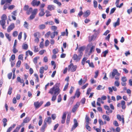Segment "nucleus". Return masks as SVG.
I'll return each instance as SVG.
<instances>
[{
    "mask_svg": "<svg viewBox=\"0 0 132 132\" xmlns=\"http://www.w3.org/2000/svg\"><path fill=\"white\" fill-rule=\"evenodd\" d=\"M60 84L57 83L50 89L48 93L53 95L51 100L54 102L56 99L57 96L60 93V90L59 88Z\"/></svg>",
    "mask_w": 132,
    "mask_h": 132,
    "instance_id": "obj_1",
    "label": "nucleus"
},
{
    "mask_svg": "<svg viewBox=\"0 0 132 132\" xmlns=\"http://www.w3.org/2000/svg\"><path fill=\"white\" fill-rule=\"evenodd\" d=\"M120 75V74L118 72L117 70L116 69H114L113 70L112 73H110V76L112 77L111 78H113L116 75L119 76Z\"/></svg>",
    "mask_w": 132,
    "mask_h": 132,
    "instance_id": "obj_2",
    "label": "nucleus"
},
{
    "mask_svg": "<svg viewBox=\"0 0 132 132\" xmlns=\"http://www.w3.org/2000/svg\"><path fill=\"white\" fill-rule=\"evenodd\" d=\"M77 67L76 65H73V63H71L68 67V70H71L72 72L75 71L76 70Z\"/></svg>",
    "mask_w": 132,
    "mask_h": 132,
    "instance_id": "obj_3",
    "label": "nucleus"
},
{
    "mask_svg": "<svg viewBox=\"0 0 132 132\" xmlns=\"http://www.w3.org/2000/svg\"><path fill=\"white\" fill-rule=\"evenodd\" d=\"M43 101H41L40 103L38 101L35 102H34V105L36 108H39L43 104Z\"/></svg>",
    "mask_w": 132,
    "mask_h": 132,
    "instance_id": "obj_4",
    "label": "nucleus"
},
{
    "mask_svg": "<svg viewBox=\"0 0 132 132\" xmlns=\"http://www.w3.org/2000/svg\"><path fill=\"white\" fill-rule=\"evenodd\" d=\"M40 1H37V0H33L31 3V4L33 6H38L40 4Z\"/></svg>",
    "mask_w": 132,
    "mask_h": 132,
    "instance_id": "obj_5",
    "label": "nucleus"
},
{
    "mask_svg": "<svg viewBox=\"0 0 132 132\" xmlns=\"http://www.w3.org/2000/svg\"><path fill=\"white\" fill-rule=\"evenodd\" d=\"M73 121L74 123L71 128V131H72L73 129H75L78 126V123L77 122V121L76 119H74Z\"/></svg>",
    "mask_w": 132,
    "mask_h": 132,
    "instance_id": "obj_6",
    "label": "nucleus"
},
{
    "mask_svg": "<svg viewBox=\"0 0 132 132\" xmlns=\"http://www.w3.org/2000/svg\"><path fill=\"white\" fill-rule=\"evenodd\" d=\"M15 28V26L14 23H11L8 27L7 29V31L8 32H10L11 30Z\"/></svg>",
    "mask_w": 132,
    "mask_h": 132,
    "instance_id": "obj_7",
    "label": "nucleus"
},
{
    "mask_svg": "<svg viewBox=\"0 0 132 132\" xmlns=\"http://www.w3.org/2000/svg\"><path fill=\"white\" fill-rule=\"evenodd\" d=\"M51 122V118L50 117H46L44 121V123H47L48 124H50Z\"/></svg>",
    "mask_w": 132,
    "mask_h": 132,
    "instance_id": "obj_8",
    "label": "nucleus"
},
{
    "mask_svg": "<svg viewBox=\"0 0 132 132\" xmlns=\"http://www.w3.org/2000/svg\"><path fill=\"white\" fill-rule=\"evenodd\" d=\"M72 58L74 60L78 61L80 60L81 59V57L79 56H78L76 54H75L72 57Z\"/></svg>",
    "mask_w": 132,
    "mask_h": 132,
    "instance_id": "obj_9",
    "label": "nucleus"
},
{
    "mask_svg": "<svg viewBox=\"0 0 132 132\" xmlns=\"http://www.w3.org/2000/svg\"><path fill=\"white\" fill-rule=\"evenodd\" d=\"M80 105V103L79 102H78L77 103L72 109V110L73 112H74L76 111L77 108L79 107Z\"/></svg>",
    "mask_w": 132,
    "mask_h": 132,
    "instance_id": "obj_10",
    "label": "nucleus"
},
{
    "mask_svg": "<svg viewBox=\"0 0 132 132\" xmlns=\"http://www.w3.org/2000/svg\"><path fill=\"white\" fill-rule=\"evenodd\" d=\"M66 112H64L63 113L62 117V120H61V123H64L65 122V120L66 118Z\"/></svg>",
    "mask_w": 132,
    "mask_h": 132,
    "instance_id": "obj_11",
    "label": "nucleus"
},
{
    "mask_svg": "<svg viewBox=\"0 0 132 132\" xmlns=\"http://www.w3.org/2000/svg\"><path fill=\"white\" fill-rule=\"evenodd\" d=\"M55 7L54 5H48L47 8L48 10L51 11L54 10Z\"/></svg>",
    "mask_w": 132,
    "mask_h": 132,
    "instance_id": "obj_12",
    "label": "nucleus"
},
{
    "mask_svg": "<svg viewBox=\"0 0 132 132\" xmlns=\"http://www.w3.org/2000/svg\"><path fill=\"white\" fill-rule=\"evenodd\" d=\"M6 23L5 20H1L0 21V24L2 26L3 28L4 29H5L6 26L5 24Z\"/></svg>",
    "mask_w": 132,
    "mask_h": 132,
    "instance_id": "obj_13",
    "label": "nucleus"
},
{
    "mask_svg": "<svg viewBox=\"0 0 132 132\" xmlns=\"http://www.w3.org/2000/svg\"><path fill=\"white\" fill-rule=\"evenodd\" d=\"M117 119L120 121H121L122 120V122L123 124H124V118L123 117L122 118H121L120 115L119 114H118L117 115Z\"/></svg>",
    "mask_w": 132,
    "mask_h": 132,
    "instance_id": "obj_14",
    "label": "nucleus"
},
{
    "mask_svg": "<svg viewBox=\"0 0 132 132\" xmlns=\"http://www.w3.org/2000/svg\"><path fill=\"white\" fill-rule=\"evenodd\" d=\"M120 24V19L118 18L117 21L113 23V26L114 28H116L117 26H118Z\"/></svg>",
    "mask_w": 132,
    "mask_h": 132,
    "instance_id": "obj_15",
    "label": "nucleus"
},
{
    "mask_svg": "<svg viewBox=\"0 0 132 132\" xmlns=\"http://www.w3.org/2000/svg\"><path fill=\"white\" fill-rule=\"evenodd\" d=\"M102 118L104 120L109 121L110 120V119L109 116L105 115H103L102 116Z\"/></svg>",
    "mask_w": 132,
    "mask_h": 132,
    "instance_id": "obj_16",
    "label": "nucleus"
},
{
    "mask_svg": "<svg viewBox=\"0 0 132 132\" xmlns=\"http://www.w3.org/2000/svg\"><path fill=\"white\" fill-rule=\"evenodd\" d=\"M39 10H40V12L39 14V16H42L44 15L45 14V13L44 12V9H40Z\"/></svg>",
    "mask_w": 132,
    "mask_h": 132,
    "instance_id": "obj_17",
    "label": "nucleus"
},
{
    "mask_svg": "<svg viewBox=\"0 0 132 132\" xmlns=\"http://www.w3.org/2000/svg\"><path fill=\"white\" fill-rule=\"evenodd\" d=\"M90 12L89 10H87L83 14V16L85 17H88L90 14Z\"/></svg>",
    "mask_w": 132,
    "mask_h": 132,
    "instance_id": "obj_18",
    "label": "nucleus"
},
{
    "mask_svg": "<svg viewBox=\"0 0 132 132\" xmlns=\"http://www.w3.org/2000/svg\"><path fill=\"white\" fill-rule=\"evenodd\" d=\"M120 104L122 105V109H125L126 108V106L125 105V101H122L121 102Z\"/></svg>",
    "mask_w": 132,
    "mask_h": 132,
    "instance_id": "obj_19",
    "label": "nucleus"
},
{
    "mask_svg": "<svg viewBox=\"0 0 132 132\" xmlns=\"http://www.w3.org/2000/svg\"><path fill=\"white\" fill-rule=\"evenodd\" d=\"M32 7L29 8L26 11V13L28 15H29L32 11Z\"/></svg>",
    "mask_w": 132,
    "mask_h": 132,
    "instance_id": "obj_20",
    "label": "nucleus"
},
{
    "mask_svg": "<svg viewBox=\"0 0 132 132\" xmlns=\"http://www.w3.org/2000/svg\"><path fill=\"white\" fill-rule=\"evenodd\" d=\"M30 120V119L29 117H26L23 120V122L26 123L28 122Z\"/></svg>",
    "mask_w": 132,
    "mask_h": 132,
    "instance_id": "obj_21",
    "label": "nucleus"
},
{
    "mask_svg": "<svg viewBox=\"0 0 132 132\" xmlns=\"http://www.w3.org/2000/svg\"><path fill=\"white\" fill-rule=\"evenodd\" d=\"M28 46L27 44L23 43L22 46V48L23 49L27 50L28 48Z\"/></svg>",
    "mask_w": 132,
    "mask_h": 132,
    "instance_id": "obj_22",
    "label": "nucleus"
},
{
    "mask_svg": "<svg viewBox=\"0 0 132 132\" xmlns=\"http://www.w3.org/2000/svg\"><path fill=\"white\" fill-rule=\"evenodd\" d=\"M53 2L57 4L60 6L62 5L61 3L59 2V0H54L53 1Z\"/></svg>",
    "mask_w": 132,
    "mask_h": 132,
    "instance_id": "obj_23",
    "label": "nucleus"
},
{
    "mask_svg": "<svg viewBox=\"0 0 132 132\" xmlns=\"http://www.w3.org/2000/svg\"><path fill=\"white\" fill-rule=\"evenodd\" d=\"M7 121V119L4 118L2 120V121L3 123V126L4 127L7 125L6 122Z\"/></svg>",
    "mask_w": 132,
    "mask_h": 132,
    "instance_id": "obj_24",
    "label": "nucleus"
},
{
    "mask_svg": "<svg viewBox=\"0 0 132 132\" xmlns=\"http://www.w3.org/2000/svg\"><path fill=\"white\" fill-rule=\"evenodd\" d=\"M38 11V9H35L33 10L32 12V14L35 15L37 14Z\"/></svg>",
    "mask_w": 132,
    "mask_h": 132,
    "instance_id": "obj_25",
    "label": "nucleus"
},
{
    "mask_svg": "<svg viewBox=\"0 0 132 132\" xmlns=\"http://www.w3.org/2000/svg\"><path fill=\"white\" fill-rule=\"evenodd\" d=\"M54 22L52 21H47L45 22L46 24H49L50 25H53L54 24Z\"/></svg>",
    "mask_w": 132,
    "mask_h": 132,
    "instance_id": "obj_26",
    "label": "nucleus"
},
{
    "mask_svg": "<svg viewBox=\"0 0 132 132\" xmlns=\"http://www.w3.org/2000/svg\"><path fill=\"white\" fill-rule=\"evenodd\" d=\"M39 58V57L37 56L35 57L33 60V61L35 64H36L37 63V60Z\"/></svg>",
    "mask_w": 132,
    "mask_h": 132,
    "instance_id": "obj_27",
    "label": "nucleus"
},
{
    "mask_svg": "<svg viewBox=\"0 0 132 132\" xmlns=\"http://www.w3.org/2000/svg\"><path fill=\"white\" fill-rule=\"evenodd\" d=\"M45 27V26L44 24H41L39 26V28L40 29H44Z\"/></svg>",
    "mask_w": 132,
    "mask_h": 132,
    "instance_id": "obj_28",
    "label": "nucleus"
},
{
    "mask_svg": "<svg viewBox=\"0 0 132 132\" xmlns=\"http://www.w3.org/2000/svg\"><path fill=\"white\" fill-rule=\"evenodd\" d=\"M53 54H56L59 52V50L57 48H56L53 50Z\"/></svg>",
    "mask_w": 132,
    "mask_h": 132,
    "instance_id": "obj_29",
    "label": "nucleus"
},
{
    "mask_svg": "<svg viewBox=\"0 0 132 132\" xmlns=\"http://www.w3.org/2000/svg\"><path fill=\"white\" fill-rule=\"evenodd\" d=\"M5 36L6 38L9 40V41H11V37L10 36L9 34L7 33H6L5 34Z\"/></svg>",
    "mask_w": 132,
    "mask_h": 132,
    "instance_id": "obj_30",
    "label": "nucleus"
},
{
    "mask_svg": "<svg viewBox=\"0 0 132 132\" xmlns=\"http://www.w3.org/2000/svg\"><path fill=\"white\" fill-rule=\"evenodd\" d=\"M47 127V123H44V125L42 127L41 130L44 131L46 127Z\"/></svg>",
    "mask_w": 132,
    "mask_h": 132,
    "instance_id": "obj_31",
    "label": "nucleus"
},
{
    "mask_svg": "<svg viewBox=\"0 0 132 132\" xmlns=\"http://www.w3.org/2000/svg\"><path fill=\"white\" fill-rule=\"evenodd\" d=\"M39 48L37 47V46H34V52L36 53L39 51Z\"/></svg>",
    "mask_w": 132,
    "mask_h": 132,
    "instance_id": "obj_32",
    "label": "nucleus"
},
{
    "mask_svg": "<svg viewBox=\"0 0 132 132\" xmlns=\"http://www.w3.org/2000/svg\"><path fill=\"white\" fill-rule=\"evenodd\" d=\"M62 100L61 96V94H59L57 98V102H60Z\"/></svg>",
    "mask_w": 132,
    "mask_h": 132,
    "instance_id": "obj_33",
    "label": "nucleus"
},
{
    "mask_svg": "<svg viewBox=\"0 0 132 132\" xmlns=\"http://www.w3.org/2000/svg\"><path fill=\"white\" fill-rule=\"evenodd\" d=\"M85 119L86 121V124H89V117H88L86 115V116Z\"/></svg>",
    "mask_w": 132,
    "mask_h": 132,
    "instance_id": "obj_34",
    "label": "nucleus"
},
{
    "mask_svg": "<svg viewBox=\"0 0 132 132\" xmlns=\"http://www.w3.org/2000/svg\"><path fill=\"white\" fill-rule=\"evenodd\" d=\"M1 20H5L7 19V17L6 15L5 14H3L1 17Z\"/></svg>",
    "mask_w": 132,
    "mask_h": 132,
    "instance_id": "obj_35",
    "label": "nucleus"
},
{
    "mask_svg": "<svg viewBox=\"0 0 132 132\" xmlns=\"http://www.w3.org/2000/svg\"><path fill=\"white\" fill-rule=\"evenodd\" d=\"M44 67H40L39 70V72L40 73H43L44 72Z\"/></svg>",
    "mask_w": 132,
    "mask_h": 132,
    "instance_id": "obj_36",
    "label": "nucleus"
},
{
    "mask_svg": "<svg viewBox=\"0 0 132 132\" xmlns=\"http://www.w3.org/2000/svg\"><path fill=\"white\" fill-rule=\"evenodd\" d=\"M95 48V46H92L90 48V51L89 52V53H91L92 52H94V49Z\"/></svg>",
    "mask_w": 132,
    "mask_h": 132,
    "instance_id": "obj_37",
    "label": "nucleus"
},
{
    "mask_svg": "<svg viewBox=\"0 0 132 132\" xmlns=\"http://www.w3.org/2000/svg\"><path fill=\"white\" fill-rule=\"evenodd\" d=\"M80 92L78 90H77L76 92V93L75 94V95L77 96V97L78 98L80 96Z\"/></svg>",
    "mask_w": 132,
    "mask_h": 132,
    "instance_id": "obj_38",
    "label": "nucleus"
},
{
    "mask_svg": "<svg viewBox=\"0 0 132 132\" xmlns=\"http://www.w3.org/2000/svg\"><path fill=\"white\" fill-rule=\"evenodd\" d=\"M12 87H10L8 90L7 94L10 95H11L12 93Z\"/></svg>",
    "mask_w": 132,
    "mask_h": 132,
    "instance_id": "obj_39",
    "label": "nucleus"
},
{
    "mask_svg": "<svg viewBox=\"0 0 132 132\" xmlns=\"http://www.w3.org/2000/svg\"><path fill=\"white\" fill-rule=\"evenodd\" d=\"M57 28L56 26H52L51 27V30L54 31L56 30L57 29Z\"/></svg>",
    "mask_w": 132,
    "mask_h": 132,
    "instance_id": "obj_40",
    "label": "nucleus"
},
{
    "mask_svg": "<svg viewBox=\"0 0 132 132\" xmlns=\"http://www.w3.org/2000/svg\"><path fill=\"white\" fill-rule=\"evenodd\" d=\"M45 12L46 13V16L47 17H48L51 15V14H50V12L49 11L46 10V11Z\"/></svg>",
    "mask_w": 132,
    "mask_h": 132,
    "instance_id": "obj_41",
    "label": "nucleus"
},
{
    "mask_svg": "<svg viewBox=\"0 0 132 132\" xmlns=\"http://www.w3.org/2000/svg\"><path fill=\"white\" fill-rule=\"evenodd\" d=\"M18 34V32L16 31H14L12 34V35L13 37H16Z\"/></svg>",
    "mask_w": 132,
    "mask_h": 132,
    "instance_id": "obj_42",
    "label": "nucleus"
},
{
    "mask_svg": "<svg viewBox=\"0 0 132 132\" xmlns=\"http://www.w3.org/2000/svg\"><path fill=\"white\" fill-rule=\"evenodd\" d=\"M93 3L94 7L95 8H96L97 6V2L96 1L94 0V1Z\"/></svg>",
    "mask_w": 132,
    "mask_h": 132,
    "instance_id": "obj_43",
    "label": "nucleus"
},
{
    "mask_svg": "<svg viewBox=\"0 0 132 132\" xmlns=\"http://www.w3.org/2000/svg\"><path fill=\"white\" fill-rule=\"evenodd\" d=\"M21 63V61L20 60H19L16 63V67H19Z\"/></svg>",
    "mask_w": 132,
    "mask_h": 132,
    "instance_id": "obj_44",
    "label": "nucleus"
},
{
    "mask_svg": "<svg viewBox=\"0 0 132 132\" xmlns=\"http://www.w3.org/2000/svg\"><path fill=\"white\" fill-rule=\"evenodd\" d=\"M116 9V7H114V8L112 9L110 11V14H112L115 11Z\"/></svg>",
    "mask_w": 132,
    "mask_h": 132,
    "instance_id": "obj_45",
    "label": "nucleus"
},
{
    "mask_svg": "<svg viewBox=\"0 0 132 132\" xmlns=\"http://www.w3.org/2000/svg\"><path fill=\"white\" fill-rule=\"evenodd\" d=\"M29 8V6L27 5H25L24 7L23 10L25 11H27Z\"/></svg>",
    "mask_w": 132,
    "mask_h": 132,
    "instance_id": "obj_46",
    "label": "nucleus"
},
{
    "mask_svg": "<svg viewBox=\"0 0 132 132\" xmlns=\"http://www.w3.org/2000/svg\"><path fill=\"white\" fill-rule=\"evenodd\" d=\"M113 124L116 127H118L119 126L118 122H117V121L116 120L114 121H113Z\"/></svg>",
    "mask_w": 132,
    "mask_h": 132,
    "instance_id": "obj_47",
    "label": "nucleus"
},
{
    "mask_svg": "<svg viewBox=\"0 0 132 132\" xmlns=\"http://www.w3.org/2000/svg\"><path fill=\"white\" fill-rule=\"evenodd\" d=\"M112 112V110L109 109L106 111V113L107 114L109 115L110 113H111Z\"/></svg>",
    "mask_w": 132,
    "mask_h": 132,
    "instance_id": "obj_48",
    "label": "nucleus"
},
{
    "mask_svg": "<svg viewBox=\"0 0 132 132\" xmlns=\"http://www.w3.org/2000/svg\"><path fill=\"white\" fill-rule=\"evenodd\" d=\"M46 51L45 50H43L40 51L39 52V54L41 55H42L43 54V53L45 52H46Z\"/></svg>",
    "mask_w": 132,
    "mask_h": 132,
    "instance_id": "obj_49",
    "label": "nucleus"
},
{
    "mask_svg": "<svg viewBox=\"0 0 132 132\" xmlns=\"http://www.w3.org/2000/svg\"><path fill=\"white\" fill-rule=\"evenodd\" d=\"M114 84V85L117 87L119 86V83L118 80L115 81Z\"/></svg>",
    "mask_w": 132,
    "mask_h": 132,
    "instance_id": "obj_50",
    "label": "nucleus"
},
{
    "mask_svg": "<svg viewBox=\"0 0 132 132\" xmlns=\"http://www.w3.org/2000/svg\"><path fill=\"white\" fill-rule=\"evenodd\" d=\"M12 51L14 53H15L18 52V50L16 48V47H13Z\"/></svg>",
    "mask_w": 132,
    "mask_h": 132,
    "instance_id": "obj_51",
    "label": "nucleus"
},
{
    "mask_svg": "<svg viewBox=\"0 0 132 132\" xmlns=\"http://www.w3.org/2000/svg\"><path fill=\"white\" fill-rule=\"evenodd\" d=\"M94 37V36L92 35L91 36H89V41L90 42H91L93 39Z\"/></svg>",
    "mask_w": 132,
    "mask_h": 132,
    "instance_id": "obj_52",
    "label": "nucleus"
},
{
    "mask_svg": "<svg viewBox=\"0 0 132 132\" xmlns=\"http://www.w3.org/2000/svg\"><path fill=\"white\" fill-rule=\"evenodd\" d=\"M89 125V124H86L85 126V127L87 130H88L89 131H90L91 130V128L90 126H88Z\"/></svg>",
    "mask_w": 132,
    "mask_h": 132,
    "instance_id": "obj_53",
    "label": "nucleus"
},
{
    "mask_svg": "<svg viewBox=\"0 0 132 132\" xmlns=\"http://www.w3.org/2000/svg\"><path fill=\"white\" fill-rule=\"evenodd\" d=\"M23 26L25 28H28V24L27 22H24V23L23 24Z\"/></svg>",
    "mask_w": 132,
    "mask_h": 132,
    "instance_id": "obj_54",
    "label": "nucleus"
},
{
    "mask_svg": "<svg viewBox=\"0 0 132 132\" xmlns=\"http://www.w3.org/2000/svg\"><path fill=\"white\" fill-rule=\"evenodd\" d=\"M121 80L122 81L126 82L127 81V79L126 77H122Z\"/></svg>",
    "mask_w": 132,
    "mask_h": 132,
    "instance_id": "obj_55",
    "label": "nucleus"
},
{
    "mask_svg": "<svg viewBox=\"0 0 132 132\" xmlns=\"http://www.w3.org/2000/svg\"><path fill=\"white\" fill-rule=\"evenodd\" d=\"M29 53V55H30L31 56H32L33 54L32 52L28 50L26 51V55H27V53Z\"/></svg>",
    "mask_w": 132,
    "mask_h": 132,
    "instance_id": "obj_56",
    "label": "nucleus"
},
{
    "mask_svg": "<svg viewBox=\"0 0 132 132\" xmlns=\"http://www.w3.org/2000/svg\"><path fill=\"white\" fill-rule=\"evenodd\" d=\"M50 42L48 40H47L45 42V45L46 46H47L48 45Z\"/></svg>",
    "mask_w": 132,
    "mask_h": 132,
    "instance_id": "obj_57",
    "label": "nucleus"
},
{
    "mask_svg": "<svg viewBox=\"0 0 132 132\" xmlns=\"http://www.w3.org/2000/svg\"><path fill=\"white\" fill-rule=\"evenodd\" d=\"M99 71H96L95 72V75L94 77L96 78L98 75Z\"/></svg>",
    "mask_w": 132,
    "mask_h": 132,
    "instance_id": "obj_58",
    "label": "nucleus"
},
{
    "mask_svg": "<svg viewBox=\"0 0 132 132\" xmlns=\"http://www.w3.org/2000/svg\"><path fill=\"white\" fill-rule=\"evenodd\" d=\"M22 33V32H20L18 36V39L19 40H20L21 38Z\"/></svg>",
    "mask_w": 132,
    "mask_h": 132,
    "instance_id": "obj_59",
    "label": "nucleus"
},
{
    "mask_svg": "<svg viewBox=\"0 0 132 132\" xmlns=\"http://www.w3.org/2000/svg\"><path fill=\"white\" fill-rule=\"evenodd\" d=\"M69 85L68 83H67L65 85L63 89V90L64 91H65L66 89L68 88Z\"/></svg>",
    "mask_w": 132,
    "mask_h": 132,
    "instance_id": "obj_60",
    "label": "nucleus"
},
{
    "mask_svg": "<svg viewBox=\"0 0 132 132\" xmlns=\"http://www.w3.org/2000/svg\"><path fill=\"white\" fill-rule=\"evenodd\" d=\"M34 76L36 78V80L37 81V82H38L39 81V80L38 76L37 74L35 73L34 74Z\"/></svg>",
    "mask_w": 132,
    "mask_h": 132,
    "instance_id": "obj_61",
    "label": "nucleus"
},
{
    "mask_svg": "<svg viewBox=\"0 0 132 132\" xmlns=\"http://www.w3.org/2000/svg\"><path fill=\"white\" fill-rule=\"evenodd\" d=\"M12 76V73L11 72L9 73L7 75V77L9 79H10L11 78V77Z\"/></svg>",
    "mask_w": 132,
    "mask_h": 132,
    "instance_id": "obj_62",
    "label": "nucleus"
},
{
    "mask_svg": "<svg viewBox=\"0 0 132 132\" xmlns=\"http://www.w3.org/2000/svg\"><path fill=\"white\" fill-rule=\"evenodd\" d=\"M92 90L91 88H88L87 90V92L86 93V94L87 95H89L91 92V91Z\"/></svg>",
    "mask_w": 132,
    "mask_h": 132,
    "instance_id": "obj_63",
    "label": "nucleus"
},
{
    "mask_svg": "<svg viewBox=\"0 0 132 132\" xmlns=\"http://www.w3.org/2000/svg\"><path fill=\"white\" fill-rule=\"evenodd\" d=\"M132 12V7H131L130 9H128L127 10V12L129 14H130V13Z\"/></svg>",
    "mask_w": 132,
    "mask_h": 132,
    "instance_id": "obj_64",
    "label": "nucleus"
}]
</instances>
